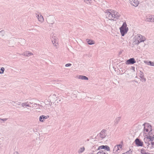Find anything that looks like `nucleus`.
<instances>
[{
	"label": "nucleus",
	"instance_id": "nucleus-1",
	"mask_svg": "<svg viewBox=\"0 0 154 154\" xmlns=\"http://www.w3.org/2000/svg\"><path fill=\"white\" fill-rule=\"evenodd\" d=\"M143 131L145 134H148L145 136L144 139V146L149 150H152L154 149V130L152 128L150 125L148 123H145Z\"/></svg>",
	"mask_w": 154,
	"mask_h": 154
},
{
	"label": "nucleus",
	"instance_id": "nucleus-2",
	"mask_svg": "<svg viewBox=\"0 0 154 154\" xmlns=\"http://www.w3.org/2000/svg\"><path fill=\"white\" fill-rule=\"evenodd\" d=\"M120 33L122 36H124L128 31V28L125 22L123 23L122 26L119 28Z\"/></svg>",
	"mask_w": 154,
	"mask_h": 154
},
{
	"label": "nucleus",
	"instance_id": "nucleus-3",
	"mask_svg": "<svg viewBox=\"0 0 154 154\" xmlns=\"http://www.w3.org/2000/svg\"><path fill=\"white\" fill-rule=\"evenodd\" d=\"M122 144H119L115 146L113 149V153L116 154L119 153L122 150Z\"/></svg>",
	"mask_w": 154,
	"mask_h": 154
},
{
	"label": "nucleus",
	"instance_id": "nucleus-4",
	"mask_svg": "<svg viewBox=\"0 0 154 154\" xmlns=\"http://www.w3.org/2000/svg\"><path fill=\"white\" fill-rule=\"evenodd\" d=\"M94 148L96 149L97 150H99L100 149H105L107 151H110V148L107 145H102L98 146L97 145H95L92 147V149L93 150Z\"/></svg>",
	"mask_w": 154,
	"mask_h": 154
},
{
	"label": "nucleus",
	"instance_id": "nucleus-5",
	"mask_svg": "<svg viewBox=\"0 0 154 154\" xmlns=\"http://www.w3.org/2000/svg\"><path fill=\"white\" fill-rule=\"evenodd\" d=\"M113 12L112 10H107L105 12L107 13V15H108L109 20L114 21L115 19L114 18Z\"/></svg>",
	"mask_w": 154,
	"mask_h": 154
},
{
	"label": "nucleus",
	"instance_id": "nucleus-6",
	"mask_svg": "<svg viewBox=\"0 0 154 154\" xmlns=\"http://www.w3.org/2000/svg\"><path fill=\"white\" fill-rule=\"evenodd\" d=\"M98 150H97L95 148L92 150L93 152L91 153V154H108L105 150H100L99 151H97Z\"/></svg>",
	"mask_w": 154,
	"mask_h": 154
},
{
	"label": "nucleus",
	"instance_id": "nucleus-7",
	"mask_svg": "<svg viewBox=\"0 0 154 154\" xmlns=\"http://www.w3.org/2000/svg\"><path fill=\"white\" fill-rule=\"evenodd\" d=\"M107 135L106 131L105 130H103L100 133V137L103 139L106 137Z\"/></svg>",
	"mask_w": 154,
	"mask_h": 154
},
{
	"label": "nucleus",
	"instance_id": "nucleus-8",
	"mask_svg": "<svg viewBox=\"0 0 154 154\" xmlns=\"http://www.w3.org/2000/svg\"><path fill=\"white\" fill-rule=\"evenodd\" d=\"M129 1L130 4L135 7L137 6L139 4V2L137 0H129Z\"/></svg>",
	"mask_w": 154,
	"mask_h": 154
},
{
	"label": "nucleus",
	"instance_id": "nucleus-9",
	"mask_svg": "<svg viewBox=\"0 0 154 154\" xmlns=\"http://www.w3.org/2000/svg\"><path fill=\"white\" fill-rule=\"evenodd\" d=\"M49 117V116H45L44 115H42L40 116L39 118V120L40 122H43L45 120V119H47Z\"/></svg>",
	"mask_w": 154,
	"mask_h": 154
},
{
	"label": "nucleus",
	"instance_id": "nucleus-10",
	"mask_svg": "<svg viewBox=\"0 0 154 154\" xmlns=\"http://www.w3.org/2000/svg\"><path fill=\"white\" fill-rule=\"evenodd\" d=\"M136 63V61L134 58H131L128 60L126 61V64H133Z\"/></svg>",
	"mask_w": 154,
	"mask_h": 154
},
{
	"label": "nucleus",
	"instance_id": "nucleus-11",
	"mask_svg": "<svg viewBox=\"0 0 154 154\" xmlns=\"http://www.w3.org/2000/svg\"><path fill=\"white\" fill-rule=\"evenodd\" d=\"M113 11H114L113 12L114 15V17H115V20H114V21H116L119 18L120 16V15L118 12L114 10H113Z\"/></svg>",
	"mask_w": 154,
	"mask_h": 154
},
{
	"label": "nucleus",
	"instance_id": "nucleus-12",
	"mask_svg": "<svg viewBox=\"0 0 154 154\" xmlns=\"http://www.w3.org/2000/svg\"><path fill=\"white\" fill-rule=\"evenodd\" d=\"M38 20L41 23H43L44 21V19L43 16L40 14H37L36 16Z\"/></svg>",
	"mask_w": 154,
	"mask_h": 154
},
{
	"label": "nucleus",
	"instance_id": "nucleus-13",
	"mask_svg": "<svg viewBox=\"0 0 154 154\" xmlns=\"http://www.w3.org/2000/svg\"><path fill=\"white\" fill-rule=\"evenodd\" d=\"M136 144L138 146H142L143 145V142L140 141L138 139H136L135 140Z\"/></svg>",
	"mask_w": 154,
	"mask_h": 154
},
{
	"label": "nucleus",
	"instance_id": "nucleus-14",
	"mask_svg": "<svg viewBox=\"0 0 154 154\" xmlns=\"http://www.w3.org/2000/svg\"><path fill=\"white\" fill-rule=\"evenodd\" d=\"M144 40H141V39H135V40L133 41V45H136L138 44L140 42H144Z\"/></svg>",
	"mask_w": 154,
	"mask_h": 154
},
{
	"label": "nucleus",
	"instance_id": "nucleus-15",
	"mask_svg": "<svg viewBox=\"0 0 154 154\" xmlns=\"http://www.w3.org/2000/svg\"><path fill=\"white\" fill-rule=\"evenodd\" d=\"M85 149V147L84 146L81 147L78 150V152L79 154H81L83 153Z\"/></svg>",
	"mask_w": 154,
	"mask_h": 154
},
{
	"label": "nucleus",
	"instance_id": "nucleus-16",
	"mask_svg": "<svg viewBox=\"0 0 154 154\" xmlns=\"http://www.w3.org/2000/svg\"><path fill=\"white\" fill-rule=\"evenodd\" d=\"M86 42L90 45H93L95 43L94 41L92 39H86Z\"/></svg>",
	"mask_w": 154,
	"mask_h": 154
},
{
	"label": "nucleus",
	"instance_id": "nucleus-17",
	"mask_svg": "<svg viewBox=\"0 0 154 154\" xmlns=\"http://www.w3.org/2000/svg\"><path fill=\"white\" fill-rule=\"evenodd\" d=\"M146 20L147 21L151 22H154V16H151V17L150 16L149 18H146Z\"/></svg>",
	"mask_w": 154,
	"mask_h": 154
},
{
	"label": "nucleus",
	"instance_id": "nucleus-18",
	"mask_svg": "<svg viewBox=\"0 0 154 154\" xmlns=\"http://www.w3.org/2000/svg\"><path fill=\"white\" fill-rule=\"evenodd\" d=\"M78 78L82 80H88V78L85 76L80 75L78 76Z\"/></svg>",
	"mask_w": 154,
	"mask_h": 154
},
{
	"label": "nucleus",
	"instance_id": "nucleus-19",
	"mask_svg": "<svg viewBox=\"0 0 154 154\" xmlns=\"http://www.w3.org/2000/svg\"><path fill=\"white\" fill-rule=\"evenodd\" d=\"M143 73L141 72H140V77L141 79V80H143L144 82L146 81L145 78H144Z\"/></svg>",
	"mask_w": 154,
	"mask_h": 154
},
{
	"label": "nucleus",
	"instance_id": "nucleus-20",
	"mask_svg": "<svg viewBox=\"0 0 154 154\" xmlns=\"http://www.w3.org/2000/svg\"><path fill=\"white\" fill-rule=\"evenodd\" d=\"M143 38V36L140 34H138L135 35L133 38Z\"/></svg>",
	"mask_w": 154,
	"mask_h": 154
},
{
	"label": "nucleus",
	"instance_id": "nucleus-21",
	"mask_svg": "<svg viewBox=\"0 0 154 154\" xmlns=\"http://www.w3.org/2000/svg\"><path fill=\"white\" fill-rule=\"evenodd\" d=\"M32 55L33 54L29 51H26L25 54V55L27 57H29Z\"/></svg>",
	"mask_w": 154,
	"mask_h": 154
},
{
	"label": "nucleus",
	"instance_id": "nucleus-22",
	"mask_svg": "<svg viewBox=\"0 0 154 154\" xmlns=\"http://www.w3.org/2000/svg\"><path fill=\"white\" fill-rule=\"evenodd\" d=\"M21 105L23 107L26 106L31 107V106H29V104H27V103H23L21 104Z\"/></svg>",
	"mask_w": 154,
	"mask_h": 154
},
{
	"label": "nucleus",
	"instance_id": "nucleus-23",
	"mask_svg": "<svg viewBox=\"0 0 154 154\" xmlns=\"http://www.w3.org/2000/svg\"><path fill=\"white\" fill-rule=\"evenodd\" d=\"M121 119V117H118L116 118L115 120V124H117Z\"/></svg>",
	"mask_w": 154,
	"mask_h": 154
},
{
	"label": "nucleus",
	"instance_id": "nucleus-24",
	"mask_svg": "<svg viewBox=\"0 0 154 154\" xmlns=\"http://www.w3.org/2000/svg\"><path fill=\"white\" fill-rule=\"evenodd\" d=\"M56 41L57 39H54V40L52 41V43L55 46V47H56V48H57V45H56L57 44H58V42L57 43Z\"/></svg>",
	"mask_w": 154,
	"mask_h": 154
},
{
	"label": "nucleus",
	"instance_id": "nucleus-25",
	"mask_svg": "<svg viewBox=\"0 0 154 154\" xmlns=\"http://www.w3.org/2000/svg\"><path fill=\"white\" fill-rule=\"evenodd\" d=\"M31 107L32 108L35 107V108L37 109L38 107H39V105H37V104L35 103L33 105L31 106Z\"/></svg>",
	"mask_w": 154,
	"mask_h": 154
},
{
	"label": "nucleus",
	"instance_id": "nucleus-26",
	"mask_svg": "<svg viewBox=\"0 0 154 154\" xmlns=\"http://www.w3.org/2000/svg\"><path fill=\"white\" fill-rule=\"evenodd\" d=\"M147 64L151 66H154V62L149 61L148 62Z\"/></svg>",
	"mask_w": 154,
	"mask_h": 154
},
{
	"label": "nucleus",
	"instance_id": "nucleus-27",
	"mask_svg": "<svg viewBox=\"0 0 154 154\" xmlns=\"http://www.w3.org/2000/svg\"><path fill=\"white\" fill-rule=\"evenodd\" d=\"M21 102H18V103H16V104L15 105V106L16 107H19V106L21 105Z\"/></svg>",
	"mask_w": 154,
	"mask_h": 154
},
{
	"label": "nucleus",
	"instance_id": "nucleus-28",
	"mask_svg": "<svg viewBox=\"0 0 154 154\" xmlns=\"http://www.w3.org/2000/svg\"><path fill=\"white\" fill-rule=\"evenodd\" d=\"M0 70H1V74L3 73L4 71H5L4 68L3 67L1 68Z\"/></svg>",
	"mask_w": 154,
	"mask_h": 154
},
{
	"label": "nucleus",
	"instance_id": "nucleus-29",
	"mask_svg": "<svg viewBox=\"0 0 154 154\" xmlns=\"http://www.w3.org/2000/svg\"><path fill=\"white\" fill-rule=\"evenodd\" d=\"M5 33V32L4 31H2L0 32V35L3 36Z\"/></svg>",
	"mask_w": 154,
	"mask_h": 154
},
{
	"label": "nucleus",
	"instance_id": "nucleus-30",
	"mask_svg": "<svg viewBox=\"0 0 154 154\" xmlns=\"http://www.w3.org/2000/svg\"><path fill=\"white\" fill-rule=\"evenodd\" d=\"M146 151L143 150H141V153L142 154H146Z\"/></svg>",
	"mask_w": 154,
	"mask_h": 154
},
{
	"label": "nucleus",
	"instance_id": "nucleus-31",
	"mask_svg": "<svg viewBox=\"0 0 154 154\" xmlns=\"http://www.w3.org/2000/svg\"><path fill=\"white\" fill-rule=\"evenodd\" d=\"M7 119H0V120L1 121H3V122H4V121H6L7 120Z\"/></svg>",
	"mask_w": 154,
	"mask_h": 154
},
{
	"label": "nucleus",
	"instance_id": "nucleus-32",
	"mask_svg": "<svg viewBox=\"0 0 154 154\" xmlns=\"http://www.w3.org/2000/svg\"><path fill=\"white\" fill-rule=\"evenodd\" d=\"M10 103L12 104V105H13V106H15L14 103H16V102H15L14 101H12V102H11Z\"/></svg>",
	"mask_w": 154,
	"mask_h": 154
},
{
	"label": "nucleus",
	"instance_id": "nucleus-33",
	"mask_svg": "<svg viewBox=\"0 0 154 154\" xmlns=\"http://www.w3.org/2000/svg\"><path fill=\"white\" fill-rule=\"evenodd\" d=\"M71 64L70 63H67L66 64L65 66L66 67L70 66H71Z\"/></svg>",
	"mask_w": 154,
	"mask_h": 154
},
{
	"label": "nucleus",
	"instance_id": "nucleus-34",
	"mask_svg": "<svg viewBox=\"0 0 154 154\" xmlns=\"http://www.w3.org/2000/svg\"><path fill=\"white\" fill-rule=\"evenodd\" d=\"M33 131L34 132H37V129L36 128H33Z\"/></svg>",
	"mask_w": 154,
	"mask_h": 154
},
{
	"label": "nucleus",
	"instance_id": "nucleus-35",
	"mask_svg": "<svg viewBox=\"0 0 154 154\" xmlns=\"http://www.w3.org/2000/svg\"><path fill=\"white\" fill-rule=\"evenodd\" d=\"M84 0V2H85V3H87V2L88 1H89V3H91V2H90V1H91V0Z\"/></svg>",
	"mask_w": 154,
	"mask_h": 154
},
{
	"label": "nucleus",
	"instance_id": "nucleus-36",
	"mask_svg": "<svg viewBox=\"0 0 154 154\" xmlns=\"http://www.w3.org/2000/svg\"><path fill=\"white\" fill-rule=\"evenodd\" d=\"M73 93H74L75 94H77V91H73Z\"/></svg>",
	"mask_w": 154,
	"mask_h": 154
},
{
	"label": "nucleus",
	"instance_id": "nucleus-37",
	"mask_svg": "<svg viewBox=\"0 0 154 154\" xmlns=\"http://www.w3.org/2000/svg\"><path fill=\"white\" fill-rule=\"evenodd\" d=\"M14 154H19L18 152H15L14 153Z\"/></svg>",
	"mask_w": 154,
	"mask_h": 154
},
{
	"label": "nucleus",
	"instance_id": "nucleus-38",
	"mask_svg": "<svg viewBox=\"0 0 154 154\" xmlns=\"http://www.w3.org/2000/svg\"><path fill=\"white\" fill-rule=\"evenodd\" d=\"M23 40V41H22V42L24 43H25V39H22Z\"/></svg>",
	"mask_w": 154,
	"mask_h": 154
},
{
	"label": "nucleus",
	"instance_id": "nucleus-39",
	"mask_svg": "<svg viewBox=\"0 0 154 154\" xmlns=\"http://www.w3.org/2000/svg\"><path fill=\"white\" fill-rule=\"evenodd\" d=\"M61 99H60L59 100V101L60 102H61L62 101L63 99H62V98H61Z\"/></svg>",
	"mask_w": 154,
	"mask_h": 154
},
{
	"label": "nucleus",
	"instance_id": "nucleus-40",
	"mask_svg": "<svg viewBox=\"0 0 154 154\" xmlns=\"http://www.w3.org/2000/svg\"><path fill=\"white\" fill-rule=\"evenodd\" d=\"M2 121H1V120H0V122H1V123H2Z\"/></svg>",
	"mask_w": 154,
	"mask_h": 154
},
{
	"label": "nucleus",
	"instance_id": "nucleus-41",
	"mask_svg": "<svg viewBox=\"0 0 154 154\" xmlns=\"http://www.w3.org/2000/svg\"><path fill=\"white\" fill-rule=\"evenodd\" d=\"M29 103H30V104H32V103H31V102H29Z\"/></svg>",
	"mask_w": 154,
	"mask_h": 154
}]
</instances>
